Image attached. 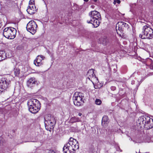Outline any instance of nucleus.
I'll list each match as a JSON object with an SVG mask.
<instances>
[{
  "instance_id": "1",
  "label": "nucleus",
  "mask_w": 153,
  "mask_h": 153,
  "mask_svg": "<svg viewBox=\"0 0 153 153\" xmlns=\"http://www.w3.org/2000/svg\"><path fill=\"white\" fill-rule=\"evenodd\" d=\"M79 143L75 139L70 137L68 142L65 144L63 148L64 153H75L79 149Z\"/></svg>"
},
{
  "instance_id": "2",
  "label": "nucleus",
  "mask_w": 153,
  "mask_h": 153,
  "mask_svg": "<svg viewBox=\"0 0 153 153\" xmlns=\"http://www.w3.org/2000/svg\"><path fill=\"white\" fill-rule=\"evenodd\" d=\"M137 124L140 128L144 127L149 129L153 127V120L146 115L141 116L138 119Z\"/></svg>"
},
{
  "instance_id": "3",
  "label": "nucleus",
  "mask_w": 153,
  "mask_h": 153,
  "mask_svg": "<svg viewBox=\"0 0 153 153\" xmlns=\"http://www.w3.org/2000/svg\"><path fill=\"white\" fill-rule=\"evenodd\" d=\"M89 15L90 19L87 20V22L92 24L94 27H98L101 20L100 13L96 11H93L89 13Z\"/></svg>"
},
{
  "instance_id": "4",
  "label": "nucleus",
  "mask_w": 153,
  "mask_h": 153,
  "mask_svg": "<svg viewBox=\"0 0 153 153\" xmlns=\"http://www.w3.org/2000/svg\"><path fill=\"white\" fill-rule=\"evenodd\" d=\"M140 37L142 39H152L153 38V30L147 25L144 26L142 33L140 35Z\"/></svg>"
},
{
  "instance_id": "5",
  "label": "nucleus",
  "mask_w": 153,
  "mask_h": 153,
  "mask_svg": "<svg viewBox=\"0 0 153 153\" xmlns=\"http://www.w3.org/2000/svg\"><path fill=\"white\" fill-rule=\"evenodd\" d=\"M16 31L12 27H7L3 30V34L4 37L9 39H13L16 36Z\"/></svg>"
},
{
  "instance_id": "6",
  "label": "nucleus",
  "mask_w": 153,
  "mask_h": 153,
  "mask_svg": "<svg viewBox=\"0 0 153 153\" xmlns=\"http://www.w3.org/2000/svg\"><path fill=\"white\" fill-rule=\"evenodd\" d=\"M45 124L46 129L51 131L53 129L56 124L55 118L52 117L47 116L45 117Z\"/></svg>"
},
{
  "instance_id": "7",
  "label": "nucleus",
  "mask_w": 153,
  "mask_h": 153,
  "mask_svg": "<svg viewBox=\"0 0 153 153\" xmlns=\"http://www.w3.org/2000/svg\"><path fill=\"white\" fill-rule=\"evenodd\" d=\"M10 81L7 78H2L0 79V94L7 90L10 85Z\"/></svg>"
},
{
  "instance_id": "8",
  "label": "nucleus",
  "mask_w": 153,
  "mask_h": 153,
  "mask_svg": "<svg viewBox=\"0 0 153 153\" xmlns=\"http://www.w3.org/2000/svg\"><path fill=\"white\" fill-rule=\"evenodd\" d=\"M74 104L77 106H80L82 104V97L81 93L76 92L73 98Z\"/></svg>"
},
{
  "instance_id": "9",
  "label": "nucleus",
  "mask_w": 153,
  "mask_h": 153,
  "mask_svg": "<svg viewBox=\"0 0 153 153\" xmlns=\"http://www.w3.org/2000/svg\"><path fill=\"white\" fill-rule=\"evenodd\" d=\"M37 25L34 21H30L27 24L26 28L27 30L33 34L36 32Z\"/></svg>"
},
{
  "instance_id": "10",
  "label": "nucleus",
  "mask_w": 153,
  "mask_h": 153,
  "mask_svg": "<svg viewBox=\"0 0 153 153\" xmlns=\"http://www.w3.org/2000/svg\"><path fill=\"white\" fill-rule=\"evenodd\" d=\"M128 24L123 22H119L117 24L116 26V30L118 33L119 31L122 33L125 29L128 28Z\"/></svg>"
},
{
  "instance_id": "11",
  "label": "nucleus",
  "mask_w": 153,
  "mask_h": 153,
  "mask_svg": "<svg viewBox=\"0 0 153 153\" xmlns=\"http://www.w3.org/2000/svg\"><path fill=\"white\" fill-rule=\"evenodd\" d=\"M87 78L90 80L93 83V82H98V78L96 76L93 69L89 70L87 74Z\"/></svg>"
},
{
  "instance_id": "12",
  "label": "nucleus",
  "mask_w": 153,
  "mask_h": 153,
  "mask_svg": "<svg viewBox=\"0 0 153 153\" xmlns=\"http://www.w3.org/2000/svg\"><path fill=\"white\" fill-rule=\"evenodd\" d=\"M45 58V57L43 56H38L34 61V64L36 66H38L42 65L43 64L42 61Z\"/></svg>"
},
{
  "instance_id": "13",
  "label": "nucleus",
  "mask_w": 153,
  "mask_h": 153,
  "mask_svg": "<svg viewBox=\"0 0 153 153\" xmlns=\"http://www.w3.org/2000/svg\"><path fill=\"white\" fill-rule=\"evenodd\" d=\"M33 105V106L29 108L28 110L29 111L32 113L35 114L37 113L40 109L39 102L38 103L37 105Z\"/></svg>"
},
{
  "instance_id": "14",
  "label": "nucleus",
  "mask_w": 153,
  "mask_h": 153,
  "mask_svg": "<svg viewBox=\"0 0 153 153\" xmlns=\"http://www.w3.org/2000/svg\"><path fill=\"white\" fill-rule=\"evenodd\" d=\"M39 102V101L38 100L35 99H32L29 100L27 102L28 108H29L33 106V105H36H36H37L38 103Z\"/></svg>"
},
{
  "instance_id": "15",
  "label": "nucleus",
  "mask_w": 153,
  "mask_h": 153,
  "mask_svg": "<svg viewBox=\"0 0 153 153\" xmlns=\"http://www.w3.org/2000/svg\"><path fill=\"white\" fill-rule=\"evenodd\" d=\"M36 82V79L35 78H30L27 82V85L28 87L31 88L35 85Z\"/></svg>"
},
{
  "instance_id": "16",
  "label": "nucleus",
  "mask_w": 153,
  "mask_h": 153,
  "mask_svg": "<svg viewBox=\"0 0 153 153\" xmlns=\"http://www.w3.org/2000/svg\"><path fill=\"white\" fill-rule=\"evenodd\" d=\"M27 11L29 14H32L36 11V9L35 6H29Z\"/></svg>"
},
{
  "instance_id": "17",
  "label": "nucleus",
  "mask_w": 153,
  "mask_h": 153,
  "mask_svg": "<svg viewBox=\"0 0 153 153\" xmlns=\"http://www.w3.org/2000/svg\"><path fill=\"white\" fill-rule=\"evenodd\" d=\"M109 122L108 117L105 116L103 117L102 120V124L104 127H105Z\"/></svg>"
},
{
  "instance_id": "18",
  "label": "nucleus",
  "mask_w": 153,
  "mask_h": 153,
  "mask_svg": "<svg viewBox=\"0 0 153 153\" xmlns=\"http://www.w3.org/2000/svg\"><path fill=\"white\" fill-rule=\"evenodd\" d=\"M6 58L5 52L3 51H0V61L5 59Z\"/></svg>"
},
{
  "instance_id": "19",
  "label": "nucleus",
  "mask_w": 153,
  "mask_h": 153,
  "mask_svg": "<svg viewBox=\"0 0 153 153\" xmlns=\"http://www.w3.org/2000/svg\"><path fill=\"white\" fill-rule=\"evenodd\" d=\"M80 120L77 117H71L70 120V121L71 123H74L80 121Z\"/></svg>"
},
{
  "instance_id": "20",
  "label": "nucleus",
  "mask_w": 153,
  "mask_h": 153,
  "mask_svg": "<svg viewBox=\"0 0 153 153\" xmlns=\"http://www.w3.org/2000/svg\"><path fill=\"white\" fill-rule=\"evenodd\" d=\"M20 70L18 68H15L14 69V73L16 76H18L19 75Z\"/></svg>"
},
{
  "instance_id": "21",
  "label": "nucleus",
  "mask_w": 153,
  "mask_h": 153,
  "mask_svg": "<svg viewBox=\"0 0 153 153\" xmlns=\"http://www.w3.org/2000/svg\"><path fill=\"white\" fill-rule=\"evenodd\" d=\"M35 0H30L29 2V6H34Z\"/></svg>"
},
{
  "instance_id": "22",
  "label": "nucleus",
  "mask_w": 153,
  "mask_h": 153,
  "mask_svg": "<svg viewBox=\"0 0 153 153\" xmlns=\"http://www.w3.org/2000/svg\"><path fill=\"white\" fill-rule=\"evenodd\" d=\"M99 41L100 43L104 44L106 42V39L105 38H100L99 39Z\"/></svg>"
},
{
  "instance_id": "23",
  "label": "nucleus",
  "mask_w": 153,
  "mask_h": 153,
  "mask_svg": "<svg viewBox=\"0 0 153 153\" xmlns=\"http://www.w3.org/2000/svg\"><path fill=\"white\" fill-rule=\"evenodd\" d=\"M101 103V101L100 100L96 99L95 100V103L97 105H100Z\"/></svg>"
},
{
  "instance_id": "24",
  "label": "nucleus",
  "mask_w": 153,
  "mask_h": 153,
  "mask_svg": "<svg viewBox=\"0 0 153 153\" xmlns=\"http://www.w3.org/2000/svg\"><path fill=\"white\" fill-rule=\"evenodd\" d=\"M120 3V0H114V4H116L117 3L119 4Z\"/></svg>"
},
{
  "instance_id": "25",
  "label": "nucleus",
  "mask_w": 153,
  "mask_h": 153,
  "mask_svg": "<svg viewBox=\"0 0 153 153\" xmlns=\"http://www.w3.org/2000/svg\"><path fill=\"white\" fill-rule=\"evenodd\" d=\"M49 153H54V152L52 150H50L49 151Z\"/></svg>"
},
{
  "instance_id": "26",
  "label": "nucleus",
  "mask_w": 153,
  "mask_h": 153,
  "mask_svg": "<svg viewBox=\"0 0 153 153\" xmlns=\"http://www.w3.org/2000/svg\"><path fill=\"white\" fill-rule=\"evenodd\" d=\"M111 89L112 90H114L115 89V87L112 86L111 87Z\"/></svg>"
},
{
  "instance_id": "27",
  "label": "nucleus",
  "mask_w": 153,
  "mask_h": 153,
  "mask_svg": "<svg viewBox=\"0 0 153 153\" xmlns=\"http://www.w3.org/2000/svg\"><path fill=\"white\" fill-rule=\"evenodd\" d=\"M91 7L92 8H94V5H92L91 6Z\"/></svg>"
},
{
  "instance_id": "28",
  "label": "nucleus",
  "mask_w": 153,
  "mask_h": 153,
  "mask_svg": "<svg viewBox=\"0 0 153 153\" xmlns=\"http://www.w3.org/2000/svg\"><path fill=\"white\" fill-rule=\"evenodd\" d=\"M78 115H79V116H81L82 115V113H79L78 114Z\"/></svg>"
},
{
  "instance_id": "29",
  "label": "nucleus",
  "mask_w": 153,
  "mask_h": 153,
  "mask_svg": "<svg viewBox=\"0 0 153 153\" xmlns=\"http://www.w3.org/2000/svg\"><path fill=\"white\" fill-rule=\"evenodd\" d=\"M89 0H84L85 1L87 2Z\"/></svg>"
},
{
  "instance_id": "30",
  "label": "nucleus",
  "mask_w": 153,
  "mask_h": 153,
  "mask_svg": "<svg viewBox=\"0 0 153 153\" xmlns=\"http://www.w3.org/2000/svg\"><path fill=\"white\" fill-rule=\"evenodd\" d=\"M93 1L95 2H97V0H93Z\"/></svg>"
},
{
  "instance_id": "31",
  "label": "nucleus",
  "mask_w": 153,
  "mask_h": 153,
  "mask_svg": "<svg viewBox=\"0 0 153 153\" xmlns=\"http://www.w3.org/2000/svg\"><path fill=\"white\" fill-rule=\"evenodd\" d=\"M0 144L1 145H2V143H1V141H0Z\"/></svg>"
}]
</instances>
